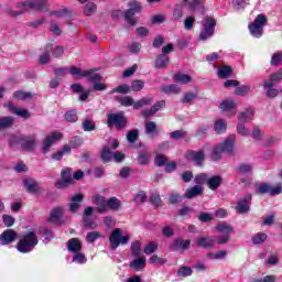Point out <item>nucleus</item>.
<instances>
[{"label": "nucleus", "mask_w": 282, "mask_h": 282, "mask_svg": "<svg viewBox=\"0 0 282 282\" xmlns=\"http://www.w3.org/2000/svg\"><path fill=\"white\" fill-rule=\"evenodd\" d=\"M36 246H39V236H36V231L31 230L22 236L18 241L17 248L19 252L25 254L32 252Z\"/></svg>", "instance_id": "obj_1"}, {"label": "nucleus", "mask_w": 282, "mask_h": 282, "mask_svg": "<svg viewBox=\"0 0 282 282\" xmlns=\"http://www.w3.org/2000/svg\"><path fill=\"white\" fill-rule=\"evenodd\" d=\"M265 25H268V17H265L263 13H260L257 15L254 21L249 24V32L256 39H261V36H263V28H265Z\"/></svg>", "instance_id": "obj_2"}, {"label": "nucleus", "mask_w": 282, "mask_h": 282, "mask_svg": "<svg viewBox=\"0 0 282 282\" xmlns=\"http://www.w3.org/2000/svg\"><path fill=\"white\" fill-rule=\"evenodd\" d=\"M130 240L131 236H122V230L120 228H116L112 230L109 237L110 248L111 250H117L119 246H127V243H129Z\"/></svg>", "instance_id": "obj_3"}, {"label": "nucleus", "mask_w": 282, "mask_h": 282, "mask_svg": "<svg viewBox=\"0 0 282 282\" xmlns=\"http://www.w3.org/2000/svg\"><path fill=\"white\" fill-rule=\"evenodd\" d=\"M128 6H129V9L124 13V20L127 21V23H129V25H135L138 21H135L133 17L142 12V6H140L138 1H130Z\"/></svg>", "instance_id": "obj_4"}, {"label": "nucleus", "mask_w": 282, "mask_h": 282, "mask_svg": "<svg viewBox=\"0 0 282 282\" xmlns=\"http://www.w3.org/2000/svg\"><path fill=\"white\" fill-rule=\"evenodd\" d=\"M47 0H24L18 3V8H24V10H47Z\"/></svg>", "instance_id": "obj_5"}, {"label": "nucleus", "mask_w": 282, "mask_h": 282, "mask_svg": "<svg viewBox=\"0 0 282 282\" xmlns=\"http://www.w3.org/2000/svg\"><path fill=\"white\" fill-rule=\"evenodd\" d=\"M216 25H217V22L215 21V18L207 17L203 24V32L200 33V41H206L207 39H210V36H213V34H215Z\"/></svg>", "instance_id": "obj_6"}, {"label": "nucleus", "mask_w": 282, "mask_h": 282, "mask_svg": "<svg viewBox=\"0 0 282 282\" xmlns=\"http://www.w3.org/2000/svg\"><path fill=\"white\" fill-rule=\"evenodd\" d=\"M108 127H117V129H124L127 127V118L124 113H110L107 120Z\"/></svg>", "instance_id": "obj_7"}, {"label": "nucleus", "mask_w": 282, "mask_h": 282, "mask_svg": "<svg viewBox=\"0 0 282 282\" xmlns=\"http://www.w3.org/2000/svg\"><path fill=\"white\" fill-rule=\"evenodd\" d=\"M257 193L259 195H265V193L270 194L271 197H274L276 195H281L282 194V185L278 184L276 186H272L268 183H262L259 185Z\"/></svg>", "instance_id": "obj_8"}, {"label": "nucleus", "mask_w": 282, "mask_h": 282, "mask_svg": "<svg viewBox=\"0 0 282 282\" xmlns=\"http://www.w3.org/2000/svg\"><path fill=\"white\" fill-rule=\"evenodd\" d=\"M63 138V134L61 132H52L51 134L46 135V138L43 141L42 151L43 153H50V149L58 142Z\"/></svg>", "instance_id": "obj_9"}, {"label": "nucleus", "mask_w": 282, "mask_h": 282, "mask_svg": "<svg viewBox=\"0 0 282 282\" xmlns=\"http://www.w3.org/2000/svg\"><path fill=\"white\" fill-rule=\"evenodd\" d=\"M237 142V135L230 134L227 137V139L219 143L218 147H220V150H223V153H227V155H235V144Z\"/></svg>", "instance_id": "obj_10"}, {"label": "nucleus", "mask_w": 282, "mask_h": 282, "mask_svg": "<svg viewBox=\"0 0 282 282\" xmlns=\"http://www.w3.org/2000/svg\"><path fill=\"white\" fill-rule=\"evenodd\" d=\"M19 238V234L13 229H7L0 235V246H10Z\"/></svg>", "instance_id": "obj_11"}, {"label": "nucleus", "mask_w": 282, "mask_h": 282, "mask_svg": "<svg viewBox=\"0 0 282 282\" xmlns=\"http://www.w3.org/2000/svg\"><path fill=\"white\" fill-rule=\"evenodd\" d=\"M69 184H74L72 170L65 169L62 171V180L56 183V188H66V186H69Z\"/></svg>", "instance_id": "obj_12"}, {"label": "nucleus", "mask_w": 282, "mask_h": 282, "mask_svg": "<svg viewBox=\"0 0 282 282\" xmlns=\"http://www.w3.org/2000/svg\"><path fill=\"white\" fill-rule=\"evenodd\" d=\"M252 202V195H247L240 199L236 206V213L243 215L250 210V203Z\"/></svg>", "instance_id": "obj_13"}, {"label": "nucleus", "mask_w": 282, "mask_h": 282, "mask_svg": "<svg viewBox=\"0 0 282 282\" xmlns=\"http://www.w3.org/2000/svg\"><path fill=\"white\" fill-rule=\"evenodd\" d=\"M83 199H85V195L83 194H76L70 198V203L68 205L70 213H78L80 209V206L83 204Z\"/></svg>", "instance_id": "obj_14"}, {"label": "nucleus", "mask_w": 282, "mask_h": 282, "mask_svg": "<svg viewBox=\"0 0 282 282\" xmlns=\"http://www.w3.org/2000/svg\"><path fill=\"white\" fill-rule=\"evenodd\" d=\"M166 107V101L161 100L154 104L151 108L145 109L142 111L143 118H150V116H155L160 109H164Z\"/></svg>", "instance_id": "obj_15"}, {"label": "nucleus", "mask_w": 282, "mask_h": 282, "mask_svg": "<svg viewBox=\"0 0 282 282\" xmlns=\"http://www.w3.org/2000/svg\"><path fill=\"white\" fill-rule=\"evenodd\" d=\"M91 202L96 204L98 213H105L107 210V198L101 195H94Z\"/></svg>", "instance_id": "obj_16"}, {"label": "nucleus", "mask_w": 282, "mask_h": 282, "mask_svg": "<svg viewBox=\"0 0 282 282\" xmlns=\"http://www.w3.org/2000/svg\"><path fill=\"white\" fill-rule=\"evenodd\" d=\"M53 50H54V44L52 43L46 44V46L44 47V52L40 55L41 65H47V63H50L51 54Z\"/></svg>", "instance_id": "obj_17"}, {"label": "nucleus", "mask_w": 282, "mask_h": 282, "mask_svg": "<svg viewBox=\"0 0 282 282\" xmlns=\"http://www.w3.org/2000/svg\"><path fill=\"white\" fill-rule=\"evenodd\" d=\"M188 158L192 162H195L197 166H202V164H204V160H206V154L202 151H192L189 152Z\"/></svg>", "instance_id": "obj_18"}, {"label": "nucleus", "mask_w": 282, "mask_h": 282, "mask_svg": "<svg viewBox=\"0 0 282 282\" xmlns=\"http://www.w3.org/2000/svg\"><path fill=\"white\" fill-rule=\"evenodd\" d=\"M224 178L219 175L207 177V186L210 191H217L221 186Z\"/></svg>", "instance_id": "obj_19"}, {"label": "nucleus", "mask_w": 282, "mask_h": 282, "mask_svg": "<svg viewBox=\"0 0 282 282\" xmlns=\"http://www.w3.org/2000/svg\"><path fill=\"white\" fill-rule=\"evenodd\" d=\"M68 252H80L83 250V242L78 240V238H72L67 242Z\"/></svg>", "instance_id": "obj_20"}, {"label": "nucleus", "mask_w": 282, "mask_h": 282, "mask_svg": "<svg viewBox=\"0 0 282 282\" xmlns=\"http://www.w3.org/2000/svg\"><path fill=\"white\" fill-rule=\"evenodd\" d=\"M21 144L25 151H34L36 149V138L25 137L21 140Z\"/></svg>", "instance_id": "obj_21"}, {"label": "nucleus", "mask_w": 282, "mask_h": 282, "mask_svg": "<svg viewBox=\"0 0 282 282\" xmlns=\"http://www.w3.org/2000/svg\"><path fill=\"white\" fill-rule=\"evenodd\" d=\"M171 250H188L191 248V240L176 239L170 245Z\"/></svg>", "instance_id": "obj_22"}, {"label": "nucleus", "mask_w": 282, "mask_h": 282, "mask_svg": "<svg viewBox=\"0 0 282 282\" xmlns=\"http://www.w3.org/2000/svg\"><path fill=\"white\" fill-rule=\"evenodd\" d=\"M203 193H204V188L199 185H195L185 192L184 197L186 199H193V197H197Z\"/></svg>", "instance_id": "obj_23"}, {"label": "nucleus", "mask_w": 282, "mask_h": 282, "mask_svg": "<svg viewBox=\"0 0 282 282\" xmlns=\"http://www.w3.org/2000/svg\"><path fill=\"white\" fill-rule=\"evenodd\" d=\"M24 187L26 188L28 193H39L41 187H39V183L32 178H25L23 181Z\"/></svg>", "instance_id": "obj_24"}, {"label": "nucleus", "mask_w": 282, "mask_h": 282, "mask_svg": "<svg viewBox=\"0 0 282 282\" xmlns=\"http://www.w3.org/2000/svg\"><path fill=\"white\" fill-rule=\"evenodd\" d=\"M196 246L204 249L213 248L215 246V239L210 237H199L197 239Z\"/></svg>", "instance_id": "obj_25"}, {"label": "nucleus", "mask_w": 282, "mask_h": 282, "mask_svg": "<svg viewBox=\"0 0 282 282\" xmlns=\"http://www.w3.org/2000/svg\"><path fill=\"white\" fill-rule=\"evenodd\" d=\"M9 111L11 113H14L15 116H19L20 118H24L28 119L30 118V111H28L26 109L23 108H17L14 105L9 104Z\"/></svg>", "instance_id": "obj_26"}, {"label": "nucleus", "mask_w": 282, "mask_h": 282, "mask_svg": "<svg viewBox=\"0 0 282 282\" xmlns=\"http://www.w3.org/2000/svg\"><path fill=\"white\" fill-rule=\"evenodd\" d=\"M69 73L72 74V76H77L78 78H85V77L94 74V70H91V69L83 70L82 68H78L76 66H70Z\"/></svg>", "instance_id": "obj_27"}, {"label": "nucleus", "mask_w": 282, "mask_h": 282, "mask_svg": "<svg viewBox=\"0 0 282 282\" xmlns=\"http://www.w3.org/2000/svg\"><path fill=\"white\" fill-rule=\"evenodd\" d=\"M61 217H63V207H55L51 210L48 221L52 224H58V221H61Z\"/></svg>", "instance_id": "obj_28"}, {"label": "nucleus", "mask_w": 282, "mask_h": 282, "mask_svg": "<svg viewBox=\"0 0 282 282\" xmlns=\"http://www.w3.org/2000/svg\"><path fill=\"white\" fill-rule=\"evenodd\" d=\"M153 105V97H143L133 104V109H142V107H149Z\"/></svg>", "instance_id": "obj_29"}, {"label": "nucleus", "mask_w": 282, "mask_h": 282, "mask_svg": "<svg viewBox=\"0 0 282 282\" xmlns=\"http://www.w3.org/2000/svg\"><path fill=\"white\" fill-rule=\"evenodd\" d=\"M252 118H254V110L252 108L238 113L239 122H248V120H252Z\"/></svg>", "instance_id": "obj_30"}, {"label": "nucleus", "mask_w": 282, "mask_h": 282, "mask_svg": "<svg viewBox=\"0 0 282 282\" xmlns=\"http://www.w3.org/2000/svg\"><path fill=\"white\" fill-rule=\"evenodd\" d=\"M130 268H132V270H137V272H139V270H144V268H147V258H138L133 260L130 263Z\"/></svg>", "instance_id": "obj_31"}, {"label": "nucleus", "mask_w": 282, "mask_h": 282, "mask_svg": "<svg viewBox=\"0 0 282 282\" xmlns=\"http://www.w3.org/2000/svg\"><path fill=\"white\" fill-rule=\"evenodd\" d=\"M170 62H171V59L169 58L167 55L161 54L156 57L155 67H156V69H164V68H166V65H169Z\"/></svg>", "instance_id": "obj_32"}, {"label": "nucleus", "mask_w": 282, "mask_h": 282, "mask_svg": "<svg viewBox=\"0 0 282 282\" xmlns=\"http://www.w3.org/2000/svg\"><path fill=\"white\" fill-rule=\"evenodd\" d=\"M120 206H122V203L117 197H110L107 200V210H120Z\"/></svg>", "instance_id": "obj_33"}, {"label": "nucleus", "mask_w": 282, "mask_h": 282, "mask_svg": "<svg viewBox=\"0 0 282 282\" xmlns=\"http://www.w3.org/2000/svg\"><path fill=\"white\" fill-rule=\"evenodd\" d=\"M175 83H181V85H188L193 80V78L189 75L176 73L174 75Z\"/></svg>", "instance_id": "obj_34"}, {"label": "nucleus", "mask_w": 282, "mask_h": 282, "mask_svg": "<svg viewBox=\"0 0 282 282\" xmlns=\"http://www.w3.org/2000/svg\"><path fill=\"white\" fill-rule=\"evenodd\" d=\"M137 160L141 166H147L151 160V154L149 152H139Z\"/></svg>", "instance_id": "obj_35"}, {"label": "nucleus", "mask_w": 282, "mask_h": 282, "mask_svg": "<svg viewBox=\"0 0 282 282\" xmlns=\"http://www.w3.org/2000/svg\"><path fill=\"white\" fill-rule=\"evenodd\" d=\"M161 91H163V94H180V88L177 85L172 84V85H167V86H162L161 87Z\"/></svg>", "instance_id": "obj_36"}, {"label": "nucleus", "mask_w": 282, "mask_h": 282, "mask_svg": "<svg viewBox=\"0 0 282 282\" xmlns=\"http://www.w3.org/2000/svg\"><path fill=\"white\" fill-rule=\"evenodd\" d=\"M224 155V152L219 145H216L210 154L213 162H219Z\"/></svg>", "instance_id": "obj_37"}, {"label": "nucleus", "mask_w": 282, "mask_h": 282, "mask_svg": "<svg viewBox=\"0 0 282 282\" xmlns=\"http://www.w3.org/2000/svg\"><path fill=\"white\" fill-rule=\"evenodd\" d=\"M228 124L226 123V120L224 119H218L215 122L214 129L216 131V133H224V131H226Z\"/></svg>", "instance_id": "obj_38"}, {"label": "nucleus", "mask_w": 282, "mask_h": 282, "mask_svg": "<svg viewBox=\"0 0 282 282\" xmlns=\"http://www.w3.org/2000/svg\"><path fill=\"white\" fill-rule=\"evenodd\" d=\"M14 124V118L12 117H2L0 118V130L8 129Z\"/></svg>", "instance_id": "obj_39"}, {"label": "nucleus", "mask_w": 282, "mask_h": 282, "mask_svg": "<svg viewBox=\"0 0 282 282\" xmlns=\"http://www.w3.org/2000/svg\"><path fill=\"white\" fill-rule=\"evenodd\" d=\"M237 107V104H235V101L232 100H224L221 104H220V109L221 111H232V109H235Z\"/></svg>", "instance_id": "obj_40"}, {"label": "nucleus", "mask_w": 282, "mask_h": 282, "mask_svg": "<svg viewBox=\"0 0 282 282\" xmlns=\"http://www.w3.org/2000/svg\"><path fill=\"white\" fill-rule=\"evenodd\" d=\"M145 133H148V135L158 134V124H155V122H153V121L147 122L145 123Z\"/></svg>", "instance_id": "obj_41"}, {"label": "nucleus", "mask_w": 282, "mask_h": 282, "mask_svg": "<svg viewBox=\"0 0 282 282\" xmlns=\"http://www.w3.org/2000/svg\"><path fill=\"white\" fill-rule=\"evenodd\" d=\"M216 230H218V232H224L225 235H230V232H235V229L232 228V226L224 223L217 225Z\"/></svg>", "instance_id": "obj_42"}, {"label": "nucleus", "mask_w": 282, "mask_h": 282, "mask_svg": "<svg viewBox=\"0 0 282 282\" xmlns=\"http://www.w3.org/2000/svg\"><path fill=\"white\" fill-rule=\"evenodd\" d=\"M237 172L239 173V175H248V173H252V165L241 163L240 165H238Z\"/></svg>", "instance_id": "obj_43"}, {"label": "nucleus", "mask_w": 282, "mask_h": 282, "mask_svg": "<svg viewBox=\"0 0 282 282\" xmlns=\"http://www.w3.org/2000/svg\"><path fill=\"white\" fill-rule=\"evenodd\" d=\"M64 118L66 122H78V113L76 112V110H68L64 115Z\"/></svg>", "instance_id": "obj_44"}, {"label": "nucleus", "mask_w": 282, "mask_h": 282, "mask_svg": "<svg viewBox=\"0 0 282 282\" xmlns=\"http://www.w3.org/2000/svg\"><path fill=\"white\" fill-rule=\"evenodd\" d=\"M118 102L122 107H133V105H135V100H133V97L130 96L119 98Z\"/></svg>", "instance_id": "obj_45"}, {"label": "nucleus", "mask_w": 282, "mask_h": 282, "mask_svg": "<svg viewBox=\"0 0 282 282\" xmlns=\"http://www.w3.org/2000/svg\"><path fill=\"white\" fill-rule=\"evenodd\" d=\"M82 127L84 131H96V122H94L93 119L84 120Z\"/></svg>", "instance_id": "obj_46"}, {"label": "nucleus", "mask_w": 282, "mask_h": 282, "mask_svg": "<svg viewBox=\"0 0 282 282\" xmlns=\"http://www.w3.org/2000/svg\"><path fill=\"white\" fill-rule=\"evenodd\" d=\"M102 237V234L98 231H90L86 235V241L87 243H94V241H97V239H100Z\"/></svg>", "instance_id": "obj_47"}, {"label": "nucleus", "mask_w": 282, "mask_h": 282, "mask_svg": "<svg viewBox=\"0 0 282 282\" xmlns=\"http://www.w3.org/2000/svg\"><path fill=\"white\" fill-rule=\"evenodd\" d=\"M144 89V82L137 79L131 83L130 91H142Z\"/></svg>", "instance_id": "obj_48"}, {"label": "nucleus", "mask_w": 282, "mask_h": 282, "mask_svg": "<svg viewBox=\"0 0 282 282\" xmlns=\"http://www.w3.org/2000/svg\"><path fill=\"white\" fill-rule=\"evenodd\" d=\"M166 162H169V159H166L164 154H156L154 159L155 166H159V167L166 166Z\"/></svg>", "instance_id": "obj_49"}, {"label": "nucleus", "mask_w": 282, "mask_h": 282, "mask_svg": "<svg viewBox=\"0 0 282 282\" xmlns=\"http://www.w3.org/2000/svg\"><path fill=\"white\" fill-rule=\"evenodd\" d=\"M129 91H131V87L123 84L112 89L110 94H129Z\"/></svg>", "instance_id": "obj_50"}, {"label": "nucleus", "mask_w": 282, "mask_h": 282, "mask_svg": "<svg viewBox=\"0 0 282 282\" xmlns=\"http://www.w3.org/2000/svg\"><path fill=\"white\" fill-rule=\"evenodd\" d=\"M187 135V132L184 130H175L170 133L171 140H182Z\"/></svg>", "instance_id": "obj_51"}, {"label": "nucleus", "mask_w": 282, "mask_h": 282, "mask_svg": "<svg viewBox=\"0 0 282 282\" xmlns=\"http://www.w3.org/2000/svg\"><path fill=\"white\" fill-rule=\"evenodd\" d=\"M230 74H232V68H230V66H223L218 70V78H228Z\"/></svg>", "instance_id": "obj_52"}, {"label": "nucleus", "mask_w": 282, "mask_h": 282, "mask_svg": "<svg viewBox=\"0 0 282 282\" xmlns=\"http://www.w3.org/2000/svg\"><path fill=\"white\" fill-rule=\"evenodd\" d=\"M227 254H228V251L223 250V251H218L216 253H208L207 257H208V259L219 261V259H224Z\"/></svg>", "instance_id": "obj_53"}, {"label": "nucleus", "mask_w": 282, "mask_h": 282, "mask_svg": "<svg viewBox=\"0 0 282 282\" xmlns=\"http://www.w3.org/2000/svg\"><path fill=\"white\" fill-rule=\"evenodd\" d=\"M2 221L6 226V228H12V226H14V223L17 221V219H14V217H12L11 215H3Z\"/></svg>", "instance_id": "obj_54"}, {"label": "nucleus", "mask_w": 282, "mask_h": 282, "mask_svg": "<svg viewBox=\"0 0 282 282\" xmlns=\"http://www.w3.org/2000/svg\"><path fill=\"white\" fill-rule=\"evenodd\" d=\"M193 274V269L191 267H181L177 271V276H191Z\"/></svg>", "instance_id": "obj_55"}, {"label": "nucleus", "mask_w": 282, "mask_h": 282, "mask_svg": "<svg viewBox=\"0 0 282 282\" xmlns=\"http://www.w3.org/2000/svg\"><path fill=\"white\" fill-rule=\"evenodd\" d=\"M113 158L111 150L109 148H104L101 151V160L102 162H109Z\"/></svg>", "instance_id": "obj_56"}, {"label": "nucleus", "mask_w": 282, "mask_h": 282, "mask_svg": "<svg viewBox=\"0 0 282 282\" xmlns=\"http://www.w3.org/2000/svg\"><path fill=\"white\" fill-rule=\"evenodd\" d=\"M94 12H96V4L94 2L86 3L84 9V13L86 14V17H91Z\"/></svg>", "instance_id": "obj_57"}, {"label": "nucleus", "mask_w": 282, "mask_h": 282, "mask_svg": "<svg viewBox=\"0 0 282 282\" xmlns=\"http://www.w3.org/2000/svg\"><path fill=\"white\" fill-rule=\"evenodd\" d=\"M281 63H282V53L281 52L274 53L271 57V65L276 67L281 65Z\"/></svg>", "instance_id": "obj_58"}, {"label": "nucleus", "mask_w": 282, "mask_h": 282, "mask_svg": "<svg viewBox=\"0 0 282 282\" xmlns=\"http://www.w3.org/2000/svg\"><path fill=\"white\" fill-rule=\"evenodd\" d=\"M265 239H268V235H265L263 232H259L252 237V241L256 245L263 243V241H265Z\"/></svg>", "instance_id": "obj_59"}, {"label": "nucleus", "mask_w": 282, "mask_h": 282, "mask_svg": "<svg viewBox=\"0 0 282 282\" xmlns=\"http://www.w3.org/2000/svg\"><path fill=\"white\" fill-rule=\"evenodd\" d=\"M155 250H158V243H155L154 241L148 243L144 248V254H153V252H155Z\"/></svg>", "instance_id": "obj_60"}, {"label": "nucleus", "mask_w": 282, "mask_h": 282, "mask_svg": "<svg viewBox=\"0 0 282 282\" xmlns=\"http://www.w3.org/2000/svg\"><path fill=\"white\" fill-rule=\"evenodd\" d=\"M51 52L54 58H61V56L65 54V48H63V46H53V50Z\"/></svg>", "instance_id": "obj_61"}, {"label": "nucleus", "mask_w": 282, "mask_h": 282, "mask_svg": "<svg viewBox=\"0 0 282 282\" xmlns=\"http://www.w3.org/2000/svg\"><path fill=\"white\" fill-rule=\"evenodd\" d=\"M195 184H207L208 183V175L205 173L198 174L194 178Z\"/></svg>", "instance_id": "obj_62"}, {"label": "nucleus", "mask_w": 282, "mask_h": 282, "mask_svg": "<svg viewBox=\"0 0 282 282\" xmlns=\"http://www.w3.org/2000/svg\"><path fill=\"white\" fill-rule=\"evenodd\" d=\"M141 243H140V241H134V242H132V245H131V251H132V256L133 257H139V254H140V252H141Z\"/></svg>", "instance_id": "obj_63"}, {"label": "nucleus", "mask_w": 282, "mask_h": 282, "mask_svg": "<svg viewBox=\"0 0 282 282\" xmlns=\"http://www.w3.org/2000/svg\"><path fill=\"white\" fill-rule=\"evenodd\" d=\"M250 91V88L248 86H240L237 87L235 90L236 96H246Z\"/></svg>", "instance_id": "obj_64"}]
</instances>
